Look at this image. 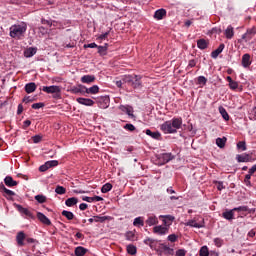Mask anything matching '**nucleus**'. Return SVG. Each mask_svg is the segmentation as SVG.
Wrapping results in <instances>:
<instances>
[{
	"instance_id": "f257e3e1",
	"label": "nucleus",
	"mask_w": 256,
	"mask_h": 256,
	"mask_svg": "<svg viewBox=\"0 0 256 256\" xmlns=\"http://www.w3.org/2000/svg\"><path fill=\"white\" fill-rule=\"evenodd\" d=\"M182 125H183V119L173 118L172 120L164 122L160 126V129L161 131H163V133L173 134V133H177V129H181Z\"/></svg>"
},
{
	"instance_id": "f03ea898",
	"label": "nucleus",
	"mask_w": 256,
	"mask_h": 256,
	"mask_svg": "<svg viewBox=\"0 0 256 256\" xmlns=\"http://www.w3.org/2000/svg\"><path fill=\"white\" fill-rule=\"evenodd\" d=\"M27 33V23L20 22L19 24H14L10 27V37L12 39H23Z\"/></svg>"
},
{
	"instance_id": "7ed1b4c3",
	"label": "nucleus",
	"mask_w": 256,
	"mask_h": 256,
	"mask_svg": "<svg viewBox=\"0 0 256 256\" xmlns=\"http://www.w3.org/2000/svg\"><path fill=\"white\" fill-rule=\"evenodd\" d=\"M122 81L134 89H139V87H141V76L139 75H126L123 77Z\"/></svg>"
},
{
	"instance_id": "20e7f679",
	"label": "nucleus",
	"mask_w": 256,
	"mask_h": 256,
	"mask_svg": "<svg viewBox=\"0 0 256 256\" xmlns=\"http://www.w3.org/2000/svg\"><path fill=\"white\" fill-rule=\"evenodd\" d=\"M42 91L52 94L54 99H61V87L59 86H43Z\"/></svg>"
},
{
	"instance_id": "39448f33",
	"label": "nucleus",
	"mask_w": 256,
	"mask_h": 256,
	"mask_svg": "<svg viewBox=\"0 0 256 256\" xmlns=\"http://www.w3.org/2000/svg\"><path fill=\"white\" fill-rule=\"evenodd\" d=\"M175 159V156L171 153H163L158 156V160L162 165H165V163H169V161H173Z\"/></svg>"
},
{
	"instance_id": "423d86ee",
	"label": "nucleus",
	"mask_w": 256,
	"mask_h": 256,
	"mask_svg": "<svg viewBox=\"0 0 256 256\" xmlns=\"http://www.w3.org/2000/svg\"><path fill=\"white\" fill-rule=\"evenodd\" d=\"M153 233H155V235H167V233H169V228L158 225L153 228Z\"/></svg>"
},
{
	"instance_id": "0eeeda50",
	"label": "nucleus",
	"mask_w": 256,
	"mask_h": 256,
	"mask_svg": "<svg viewBox=\"0 0 256 256\" xmlns=\"http://www.w3.org/2000/svg\"><path fill=\"white\" fill-rule=\"evenodd\" d=\"M120 111H122V113H126V115H128V117H131V119H135V114H133V107L127 105H120L119 107Z\"/></svg>"
},
{
	"instance_id": "6e6552de",
	"label": "nucleus",
	"mask_w": 256,
	"mask_h": 256,
	"mask_svg": "<svg viewBox=\"0 0 256 256\" xmlns=\"http://www.w3.org/2000/svg\"><path fill=\"white\" fill-rule=\"evenodd\" d=\"M160 219H163V225H165V227H169L173 221H175V216H171V215H160Z\"/></svg>"
},
{
	"instance_id": "1a4fd4ad",
	"label": "nucleus",
	"mask_w": 256,
	"mask_h": 256,
	"mask_svg": "<svg viewBox=\"0 0 256 256\" xmlns=\"http://www.w3.org/2000/svg\"><path fill=\"white\" fill-rule=\"evenodd\" d=\"M77 103L80 105H85L86 107H93L95 105V101L89 99V98H77Z\"/></svg>"
},
{
	"instance_id": "9d476101",
	"label": "nucleus",
	"mask_w": 256,
	"mask_h": 256,
	"mask_svg": "<svg viewBox=\"0 0 256 256\" xmlns=\"http://www.w3.org/2000/svg\"><path fill=\"white\" fill-rule=\"evenodd\" d=\"M17 209L19 213H22V215H25L26 217H28V219H35V216L29 209L23 208V206L21 205H17Z\"/></svg>"
},
{
	"instance_id": "9b49d317",
	"label": "nucleus",
	"mask_w": 256,
	"mask_h": 256,
	"mask_svg": "<svg viewBox=\"0 0 256 256\" xmlns=\"http://www.w3.org/2000/svg\"><path fill=\"white\" fill-rule=\"evenodd\" d=\"M109 219V216H93L92 218H89V223H105Z\"/></svg>"
},
{
	"instance_id": "f8f14e48",
	"label": "nucleus",
	"mask_w": 256,
	"mask_h": 256,
	"mask_svg": "<svg viewBox=\"0 0 256 256\" xmlns=\"http://www.w3.org/2000/svg\"><path fill=\"white\" fill-rule=\"evenodd\" d=\"M4 183L6 187H17V185H19V182L13 180V177L11 176H6L4 178Z\"/></svg>"
},
{
	"instance_id": "ddd939ff",
	"label": "nucleus",
	"mask_w": 256,
	"mask_h": 256,
	"mask_svg": "<svg viewBox=\"0 0 256 256\" xmlns=\"http://www.w3.org/2000/svg\"><path fill=\"white\" fill-rule=\"evenodd\" d=\"M86 89L87 87L83 86V85H78V86H73L71 89V93H74L77 95V93H81V95L86 93Z\"/></svg>"
},
{
	"instance_id": "4468645a",
	"label": "nucleus",
	"mask_w": 256,
	"mask_h": 256,
	"mask_svg": "<svg viewBox=\"0 0 256 256\" xmlns=\"http://www.w3.org/2000/svg\"><path fill=\"white\" fill-rule=\"evenodd\" d=\"M187 227H195L196 229H202V227H205V222L197 223L195 220H189L186 223Z\"/></svg>"
},
{
	"instance_id": "2eb2a0df",
	"label": "nucleus",
	"mask_w": 256,
	"mask_h": 256,
	"mask_svg": "<svg viewBox=\"0 0 256 256\" xmlns=\"http://www.w3.org/2000/svg\"><path fill=\"white\" fill-rule=\"evenodd\" d=\"M251 156L249 154H238L236 155V160L238 163H249Z\"/></svg>"
},
{
	"instance_id": "dca6fc26",
	"label": "nucleus",
	"mask_w": 256,
	"mask_h": 256,
	"mask_svg": "<svg viewBox=\"0 0 256 256\" xmlns=\"http://www.w3.org/2000/svg\"><path fill=\"white\" fill-rule=\"evenodd\" d=\"M253 37H255V30L251 29V30H248L242 36V39H243V41H245L247 43V42L251 41L253 39Z\"/></svg>"
},
{
	"instance_id": "f3484780",
	"label": "nucleus",
	"mask_w": 256,
	"mask_h": 256,
	"mask_svg": "<svg viewBox=\"0 0 256 256\" xmlns=\"http://www.w3.org/2000/svg\"><path fill=\"white\" fill-rule=\"evenodd\" d=\"M16 241L19 247H23V245H25V232L20 231L18 232L17 236H16Z\"/></svg>"
},
{
	"instance_id": "a211bd4d",
	"label": "nucleus",
	"mask_w": 256,
	"mask_h": 256,
	"mask_svg": "<svg viewBox=\"0 0 256 256\" xmlns=\"http://www.w3.org/2000/svg\"><path fill=\"white\" fill-rule=\"evenodd\" d=\"M223 49H225V44H220L216 50L212 51L211 53L212 59H217V57H219V55L223 53Z\"/></svg>"
},
{
	"instance_id": "6ab92c4d",
	"label": "nucleus",
	"mask_w": 256,
	"mask_h": 256,
	"mask_svg": "<svg viewBox=\"0 0 256 256\" xmlns=\"http://www.w3.org/2000/svg\"><path fill=\"white\" fill-rule=\"evenodd\" d=\"M167 15V10L165 9H159L155 12L154 14V19H157L158 21H161V19H163V17H165Z\"/></svg>"
},
{
	"instance_id": "aec40b11",
	"label": "nucleus",
	"mask_w": 256,
	"mask_h": 256,
	"mask_svg": "<svg viewBox=\"0 0 256 256\" xmlns=\"http://www.w3.org/2000/svg\"><path fill=\"white\" fill-rule=\"evenodd\" d=\"M37 218L43 223V225H51V220H49L45 214L38 212Z\"/></svg>"
},
{
	"instance_id": "412c9836",
	"label": "nucleus",
	"mask_w": 256,
	"mask_h": 256,
	"mask_svg": "<svg viewBox=\"0 0 256 256\" xmlns=\"http://www.w3.org/2000/svg\"><path fill=\"white\" fill-rule=\"evenodd\" d=\"M250 65H251V55L244 54L242 56V67H245L247 69V67H249Z\"/></svg>"
},
{
	"instance_id": "4be33fe9",
	"label": "nucleus",
	"mask_w": 256,
	"mask_h": 256,
	"mask_svg": "<svg viewBox=\"0 0 256 256\" xmlns=\"http://www.w3.org/2000/svg\"><path fill=\"white\" fill-rule=\"evenodd\" d=\"M197 47H198V49H201V50L207 49V47H209V42H208V40H205V39H203V38L197 40Z\"/></svg>"
},
{
	"instance_id": "5701e85b",
	"label": "nucleus",
	"mask_w": 256,
	"mask_h": 256,
	"mask_svg": "<svg viewBox=\"0 0 256 256\" xmlns=\"http://www.w3.org/2000/svg\"><path fill=\"white\" fill-rule=\"evenodd\" d=\"M37 89V84H35V82H30L28 84L25 85V91L26 93H34V91H36Z\"/></svg>"
},
{
	"instance_id": "b1692460",
	"label": "nucleus",
	"mask_w": 256,
	"mask_h": 256,
	"mask_svg": "<svg viewBox=\"0 0 256 256\" xmlns=\"http://www.w3.org/2000/svg\"><path fill=\"white\" fill-rule=\"evenodd\" d=\"M224 35H225L226 39H233V37L235 35V31L233 29V26H228L227 29L224 32Z\"/></svg>"
},
{
	"instance_id": "393cba45",
	"label": "nucleus",
	"mask_w": 256,
	"mask_h": 256,
	"mask_svg": "<svg viewBox=\"0 0 256 256\" xmlns=\"http://www.w3.org/2000/svg\"><path fill=\"white\" fill-rule=\"evenodd\" d=\"M159 223V219L157 216H150L146 220V224H148L149 227H153V225H157Z\"/></svg>"
},
{
	"instance_id": "a878e982",
	"label": "nucleus",
	"mask_w": 256,
	"mask_h": 256,
	"mask_svg": "<svg viewBox=\"0 0 256 256\" xmlns=\"http://www.w3.org/2000/svg\"><path fill=\"white\" fill-rule=\"evenodd\" d=\"M77 203H79V199H77L76 197L68 198L65 201V205L67 207H73V206L77 205Z\"/></svg>"
},
{
	"instance_id": "bb28decb",
	"label": "nucleus",
	"mask_w": 256,
	"mask_h": 256,
	"mask_svg": "<svg viewBox=\"0 0 256 256\" xmlns=\"http://www.w3.org/2000/svg\"><path fill=\"white\" fill-rule=\"evenodd\" d=\"M234 213H235V211L233 209L229 210V211H225L222 213V217L224 219H227V221H231V219H233V217L235 215Z\"/></svg>"
},
{
	"instance_id": "cd10ccee",
	"label": "nucleus",
	"mask_w": 256,
	"mask_h": 256,
	"mask_svg": "<svg viewBox=\"0 0 256 256\" xmlns=\"http://www.w3.org/2000/svg\"><path fill=\"white\" fill-rule=\"evenodd\" d=\"M82 83H93L95 81V76L93 75H84L81 77Z\"/></svg>"
},
{
	"instance_id": "c85d7f7f",
	"label": "nucleus",
	"mask_w": 256,
	"mask_h": 256,
	"mask_svg": "<svg viewBox=\"0 0 256 256\" xmlns=\"http://www.w3.org/2000/svg\"><path fill=\"white\" fill-rule=\"evenodd\" d=\"M4 193V197H6L8 199V201H13L12 197H15V192L9 189H4L3 191Z\"/></svg>"
},
{
	"instance_id": "c756f323",
	"label": "nucleus",
	"mask_w": 256,
	"mask_h": 256,
	"mask_svg": "<svg viewBox=\"0 0 256 256\" xmlns=\"http://www.w3.org/2000/svg\"><path fill=\"white\" fill-rule=\"evenodd\" d=\"M146 135L149 137H152V139H161V133L160 132H152L151 130L147 129L146 130Z\"/></svg>"
},
{
	"instance_id": "7c9ffc66",
	"label": "nucleus",
	"mask_w": 256,
	"mask_h": 256,
	"mask_svg": "<svg viewBox=\"0 0 256 256\" xmlns=\"http://www.w3.org/2000/svg\"><path fill=\"white\" fill-rule=\"evenodd\" d=\"M35 53H37V49L30 47L24 51V56L27 58L33 57V55H35Z\"/></svg>"
},
{
	"instance_id": "2f4dec72",
	"label": "nucleus",
	"mask_w": 256,
	"mask_h": 256,
	"mask_svg": "<svg viewBox=\"0 0 256 256\" xmlns=\"http://www.w3.org/2000/svg\"><path fill=\"white\" fill-rule=\"evenodd\" d=\"M62 216L66 217V219H68V221H73V219H75V214H73V212L67 211V210L62 211Z\"/></svg>"
},
{
	"instance_id": "473e14b6",
	"label": "nucleus",
	"mask_w": 256,
	"mask_h": 256,
	"mask_svg": "<svg viewBox=\"0 0 256 256\" xmlns=\"http://www.w3.org/2000/svg\"><path fill=\"white\" fill-rule=\"evenodd\" d=\"M87 253V249L84 248L83 246H78L75 248V255L76 256H83Z\"/></svg>"
},
{
	"instance_id": "72a5a7b5",
	"label": "nucleus",
	"mask_w": 256,
	"mask_h": 256,
	"mask_svg": "<svg viewBox=\"0 0 256 256\" xmlns=\"http://www.w3.org/2000/svg\"><path fill=\"white\" fill-rule=\"evenodd\" d=\"M125 237H126L127 241H137V236L135 235V232H133V231L126 232Z\"/></svg>"
},
{
	"instance_id": "f704fd0d",
	"label": "nucleus",
	"mask_w": 256,
	"mask_h": 256,
	"mask_svg": "<svg viewBox=\"0 0 256 256\" xmlns=\"http://www.w3.org/2000/svg\"><path fill=\"white\" fill-rule=\"evenodd\" d=\"M219 113L223 117L224 121H229V113H227V110H225V108H223V106L219 107Z\"/></svg>"
},
{
	"instance_id": "c9c22d12",
	"label": "nucleus",
	"mask_w": 256,
	"mask_h": 256,
	"mask_svg": "<svg viewBox=\"0 0 256 256\" xmlns=\"http://www.w3.org/2000/svg\"><path fill=\"white\" fill-rule=\"evenodd\" d=\"M225 143H227V138H217L216 139V145L220 148L223 149L225 147Z\"/></svg>"
},
{
	"instance_id": "e433bc0d",
	"label": "nucleus",
	"mask_w": 256,
	"mask_h": 256,
	"mask_svg": "<svg viewBox=\"0 0 256 256\" xmlns=\"http://www.w3.org/2000/svg\"><path fill=\"white\" fill-rule=\"evenodd\" d=\"M127 253L129 255H137V247L133 244L127 246Z\"/></svg>"
},
{
	"instance_id": "4c0bfd02",
	"label": "nucleus",
	"mask_w": 256,
	"mask_h": 256,
	"mask_svg": "<svg viewBox=\"0 0 256 256\" xmlns=\"http://www.w3.org/2000/svg\"><path fill=\"white\" fill-rule=\"evenodd\" d=\"M133 225L134 227H143L145 225V222L143 221L142 217H137L134 219Z\"/></svg>"
},
{
	"instance_id": "58836bf2",
	"label": "nucleus",
	"mask_w": 256,
	"mask_h": 256,
	"mask_svg": "<svg viewBox=\"0 0 256 256\" xmlns=\"http://www.w3.org/2000/svg\"><path fill=\"white\" fill-rule=\"evenodd\" d=\"M99 91V86L94 85L90 88H86V93H90L91 95H96V93Z\"/></svg>"
},
{
	"instance_id": "ea45409f",
	"label": "nucleus",
	"mask_w": 256,
	"mask_h": 256,
	"mask_svg": "<svg viewBox=\"0 0 256 256\" xmlns=\"http://www.w3.org/2000/svg\"><path fill=\"white\" fill-rule=\"evenodd\" d=\"M113 189V185L111 183H106L102 186L101 191L102 193H109Z\"/></svg>"
},
{
	"instance_id": "a19ab883",
	"label": "nucleus",
	"mask_w": 256,
	"mask_h": 256,
	"mask_svg": "<svg viewBox=\"0 0 256 256\" xmlns=\"http://www.w3.org/2000/svg\"><path fill=\"white\" fill-rule=\"evenodd\" d=\"M55 193H57V195H65V193H67V189L63 186H57Z\"/></svg>"
},
{
	"instance_id": "79ce46f5",
	"label": "nucleus",
	"mask_w": 256,
	"mask_h": 256,
	"mask_svg": "<svg viewBox=\"0 0 256 256\" xmlns=\"http://www.w3.org/2000/svg\"><path fill=\"white\" fill-rule=\"evenodd\" d=\"M237 149H240L241 151H247V144L245 143V141L238 142Z\"/></svg>"
},
{
	"instance_id": "37998d69",
	"label": "nucleus",
	"mask_w": 256,
	"mask_h": 256,
	"mask_svg": "<svg viewBox=\"0 0 256 256\" xmlns=\"http://www.w3.org/2000/svg\"><path fill=\"white\" fill-rule=\"evenodd\" d=\"M35 199L38 203H46L47 202V197L44 195H36Z\"/></svg>"
},
{
	"instance_id": "c03bdc74",
	"label": "nucleus",
	"mask_w": 256,
	"mask_h": 256,
	"mask_svg": "<svg viewBox=\"0 0 256 256\" xmlns=\"http://www.w3.org/2000/svg\"><path fill=\"white\" fill-rule=\"evenodd\" d=\"M209 255H210L209 248H207V246H203L200 249V256H209Z\"/></svg>"
},
{
	"instance_id": "a18cd8bd",
	"label": "nucleus",
	"mask_w": 256,
	"mask_h": 256,
	"mask_svg": "<svg viewBox=\"0 0 256 256\" xmlns=\"http://www.w3.org/2000/svg\"><path fill=\"white\" fill-rule=\"evenodd\" d=\"M99 55H107V46H98Z\"/></svg>"
},
{
	"instance_id": "49530a36",
	"label": "nucleus",
	"mask_w": 256,
	"mask_h": 256,
	"mask_svg": "<svg viewBox=\"0 0 256 256\" xmlns=\"http://www.w3.org/2000/svg\"><path fill=\"white\" fill-rule=\"evenodd\" d=\"M46 164L48 165V169H51V167H57V165H59V161L51 160L47 161Z\"/></svg>"
},
{
	"instance_id": "de8ad7c7",
	"label": "nucleus",
	"mask_w": 256,
	"mask_h": 256,
	"mask_svg": "<svg viewBox=\"0 0 256 256\" xmlns=\"http://www.w3.org/2000/svg\"><path fill=\"white\" fill-rule=\"evenodd\" d=\"M197 84L198 85H207V78H205V76H199Z\"/></svg>"
},
{
	"instance_id": "09e8293b",
	"label": "nucleus",
	"mask_w": 256,
	"mask_h": 256,
	"mask_svg": "<svg viewBox=\"0 0 256 256\" xmlns=\"http://www.w3.org/2000/svg\"><path fill=\"white\" fill-rule=\"evenodd\" d=\"M253 174H251L249 171H248V174L245 175V178H244V183H246V185H251V176Z\"/></svg>"
},
{
	"instance_id": "8fccbe9b",
	"label": "nucleus",
	"mask_w": 256,
	"mask_h": 256,
	"mask_svg": "<svg viewBox=\"0 0 256 256\" xmlns=\"http://www.w3.org/2000/svg\"><path fill=\"white\" fill-rule=\"evenodd\" d=\"M41 139H43L41 135H35L32 137L33 143H41Z\"/></svg>"
},
{
	"instance_id": "3c124183",
	"label": "nucleus",
	"mask_w": 256,
	"mask_h": 256,
	"mask_svg": "<svg viewBox=\"0 0 256 256\" xmlns=\"http://www.w3.org/2000/svg\"><path fill=\"white\" fill-rule=\"evenodd\" d=\"M98 46H97V44L95 43V42H93V43H90V44H85L84 45V49H95V48H97Z\"/></svg>"
},
{
	"instance_id": "603ef678",
	"label": "nucleus",
	"mask_w": 256,
	"mask_h": 256,
	"mask_svg": "<svg viewBox=\"0 0 256 256\" xmlns=\"http://www.w3.org/2000/svg\"><path fill=\"white\" fill-rule=\"evenodd\" d=\"M187 255V251L185 249H179L176 251V256H185Z\"/></svg>"
},
{
	"instance_id": "864d4df0",
	"label": "nucleus",
	"mask_w": 256,
	"mask_h": 256,
	"mask_svg": "<svg viewBox=\"0 0 256 256\" xmlns=\"http://www.w3.org/2000/svg\"><path fill=\"white\" fill-rule=\"evenodd\" d=\"M233 211H249V208L247 206H240V207H237V208H233Z\"/></svg>"
},
{
	"instance_id": "5fc2aeb1",
	"label": "nucleus",
	"mask_w": 256,
	"mask_h": 256,
	"mask_svg": "<svg viewBox=\"0 0 256 256\" xmlns=\"http://www.w3.org/2000/svg\"><path fill=\"white\" fill-rule=\"evenodd\" d=\"M168 241H170V243H175V241H177V235L175 234H170L168 236Z\"/></svg>"
},
{
	"instance_id": "6e6d98bb",
	"label": "nucleus",
	"mask_w": 256,
	"mask_h": 256,
	"mask_svg": "<svg viewBox=\"0 0 256 256\" xmlns=\"http://www.w3.org/2000/svg\"><path fill=\"white\" fill-rule=\"evenodd\" d=\"M42 107H45V104L41 102L32 104V109H41Z\"/></svg>"
},
{
	"instance_id": "4d7b16f0",
	"label": "nucleus",
	"mask_w": 256,
	"mask_h": 256,
	"mask_svg": "<svg viewBox=\"0 0 256 256\" xmlns=\"http://www.w3.org/2000/svg\"><path fill=\"white\" fill-rule=\"evenodd\" d=\"M49 169V166L47 165V162L44 164V165H41L40 167H39V171L41 172V173H45V171H47Z\"/></svg>"
},
{
	"instance_id": "13d9d810",
	"label": "nucleus",
	"mask_w": 256,
	"mask_h": 256,
	"mask_svg": "<svg viewBox=\"0 0 256 256\" xmlns=\"http://www.w3.org/2000/svg\"><path fill=\"white\" fill-rule=\"evenodd\" d=\"M124 129H126L127 131H135V126L133 124H126L124 126Z\"/></svg>"
},
{
	"instance_id": "bf43d9fd",
	"label": "nucleus",
	"mask_w": 256,
	"mask_h": 256,
	"mask_svg": "<svg viewBox=\"0 0 256 256\" xmlns=\"http://www.w3.org/2000/svg\"><path fill=\"white\" fill-rule=\"evenodd\" d=\"M214 243L216 247H221V245H223V240H221V238H215Z\"/></svg>"
},
{
	"instance_id": "052dcab7",
	"label": "nucleus",
	"mask_w": 256,
	"mask_h": 256,
	"mask_svg": "<svg viewBox=\"0 0 256 256\" xmlns=\"http://www.w3.org/2000/svg\"><path fill=\"white\" fill-rule=\"evenodd\" d=\"M230 89H237L239 87V83L232 80V82L229 84Z\"/></svg>"
},
{
	"instance_id": "680f3d73",
	"label": "nucleus",
	"mask_w": 256,
	"mask_h": 256,
	"mask_svg": "<svg viewBox=\"0 0 256 256\" xmlns=\"http://www.w3.org/2000/svg\"><path fill=\"white\" fill-rule=\"evenodd\" d=\"M41 23L42 25H49V27H53V22L45 20L44 18H42Z\"/></svg>"
},
{
	"instance_id": "e2e57ef3",
	"label": "nucleus",
	"mask_w": 256,
	"mask_h": 256,
	"mask_svg": "<svg viewBox=\"0 0 256 256\" xmlns=\"http://www.w3.org/2000/svg\"><path fill=\"white\" fill-rule=\"evenodd\" d=\"M145 245H151L152 243H155L154 239L147 238L144 240Z\"/></svg>"
},
{
	"instance_id": "0e129e2a",
	"label": "nucleus",
	"mask_w": 256,
	"mask_h": 256,
	"mask_svg": "<svg viewBox=\"0 0 256 256\" xmlns=\"http://www.w3.org/2000/svg\"><path fill=\"white\" fill-rule=\"evenodd\" d=\"M84 201H87V203H93V197L85 196L82 198Z\"/></svg>"
},
{
	"instance_id": "69168bd1",
	"label": "nucleus",
	"mask_w": 256,
	"mask_h": 256,
	"mask_svg": "<svg viewBox=\"0 0 256 256\" xmlns=\"http://www.w3.org/2000/svg\"><path fill=\"white\" fill-rule=\"evenodd\" d=\"M87 207H88V205L85 204V203H82V204L79 205L80 211H85L87 209Z\"/></svg>"
},
{
	"instance_id": "338daca9",
	"label": "nucleus",
	"mask_w": 256,
	"mask_h": 256,
	"mask_svg": "<svg viewBox=\"0 0 256 256\" xmlns=\"http://www.w3.org/2000/svg\"><path fill=\"white\" fill-rule=\"evenodd\" d=\"M248 172H250V175H253L254 173H256V164L253 165V166L249 169Z\"/></svg>"
},
{
	"instance_id": "774afa93",
	"label": "nucleus",
	"mask_w": 256,
	"mask_h": 256,
	"mask_svg": "<svg viewBox=\"0 0 256 256\" xmlns=\"http://www.w3.org/2000/svg\"><path fill=\"white\" fill-rule=\"evenodd\" d=\"M107 37H109V32H105L104 34H101L99 36V39L103 40V39H107Z\"/></svg>"
}]
</instances>
